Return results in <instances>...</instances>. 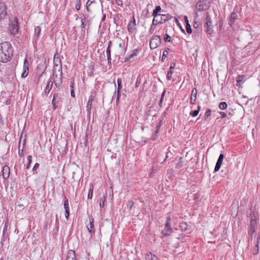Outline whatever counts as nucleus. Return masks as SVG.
<instances>
[{
  "instance_id": "nucleus-1",
  "label": "nucleus",
  "mask_w": 260,
  "mask_h": 260,
  "mask_svg": "<svg viewBox=\"0 0 260 260\" xmlns=\"http://www.w3.org/2000/svg\"><path fill=\"white\" fill-rule=\"evenodd\" d=\"M56 54H55L54 57V67L53 70L52 77L55 86L59 88L62 83V64L61 59L59 57L56 58Z\"/></svg>"
},
{
  "instance_id": "nucleus-2",
  "label": "nucleus",
  "mask_w": 260,
  "mask_h": 260,
  "mask_svg": "<svg viewBox=\"0 0 260 260\" xmlns=\"http://www.w3.org/2000/svg\"><path fill=\"white\" fill-rule=\"evenodd\" d=\"M13 55V48L8 42L0 44V61L7 62Z\"/></svg>"
},
{
  "instance_id": "nucleus-3",
  "label": "nucleus",
  "mask_w": 260,
  "mask_h": 260,
  "mask_svg": "<svg viewBox=\"0 0 260 260\" xmlns=\"http://www.w3.org/2000/svg\"><path fill=\"white\" fill-rule=\"evenodd\" d=\"M247 217L250 218V223L248 226V235L252 238L257 229V222L256 216L252 214L251 209L247 211Z\"/></svg>"
},
{
  "instance_id": "nucleus-4",
  "label": "nucleus",
  "mask_w": 260,
  "mask_h": 260,
  "mask_svg": "<svg viewBox=\"0 0 260 260\" xmlns=\"http://www.w3.org/2000/svg\"><path fill=\"white\" fill-rule=\"evenodd\" d=\"M170 18V16L168 15L159 14L153 18L152 24L156 25L159 23H162L168 20Z\"/></svg>"
},
{
  "instance_id": "nucleus-5",
  "label": "nucleus",
  "mask_w": 260,
  "mask_h": 260,
  "mask_svg": "<svg viewBox=\"0 0 260 260\" xmlns=\"http://www.w3.org/2000/svg\"><path fill=\"white\" fill-rule=\"evenodd\" d=\"M209 4L207 0H200L197 3L196 8L200 11H205L209 8Z\"/></svg>"
},
{
  "instance_id": "nucleus-6",
  "label": "nucleus",
  "mask_w": 260,
  "mask_h": 260,
  "mask_svg": "<svg viewBox=\"0 0 260 260\" xmlns=\"http://www.w3.org/2000/svg\"><path fill=\"white\" fill-rule=\"evenodd\" d=\"M160 43V38L159 36H156L153 37L150 41V47L151 49L156 48Z\"/></svg>"
},
{
  "instance_id": "nucleus-7",
  "label": "nucleus",
  "mask_w": 260,
  "mask_h": 260,
  "mask_svg": "<svg viewBox=\"0 0 260 260\" xmlns=\"http://www.w3.org/2000/svg\"><path fill=\"white\" fill-rule=\"evenodd\" d=\"M19 26H18V20L16 17L14 18V20L12 21L11 26V32L13 35H15L18 32Z\"/></svg>"
},
{
  "instance_id": "nucleus-8",
  "label": "nucleus",
  "mask_w": 260,
  "mask_h": 260,
  "mask_svg": "<svg viewBox=\"0 0 260 260\" xmlns=\"http://www.w3.org/2000/svg\"><path fill=\"white\" fill-rule=\"evenodd\" d=\"M170 218H167V221L165 225V228L164 230L162 231V233L164 235L169 236L172 233V229L170 225Z\"/></svg>"
},
{
  "instance_id": "nucleus-9",
  "label": "nucleus",
  "mask_w": 260,
  "mask_h": 260,
  "mask_svg": "<svg viewBox=\"0 0 260 260\" xmlns=\"http://www.w3.org/2000/svg\"><path fill=\"white\" fill-rule=\"evenodd\" d=\"M7 8L5 4L0 3V20L3 19L7 16Z\"/></svg>"
},
{
  "instance_id": "nucleus-10",
  "label": "nucleus",
  "mask_w": 260,
  "mask_h": 260,
  "mask_svg": "<svg viewBox=\"0 0 260 260\" xmlns=\"http://www.w3.org/2000/svg\"><path fill=\"white\" fill-rule=\"evenodd\" d=\"M29 71V63L26 58L25 59L23 63V72L22 73L21 76L23 78L26 77L28 74Z\"/></svg>"
},
{
  "instance_id": "nucleus-11",
  "label": "nucleus",
  "mask_w": 260,
  "mask_h": 260,
  "mask_svg": "<svg viewBox=\"0 0 260 260\" xmlns=\"http://www.w3.org/2000/svg\"><path fill=\"white\" fill-rule=\"evenodd\" d=\"M224 157V155L223 154H220V155H219V156L218 157V160L217 161V162L216 164V166H215V169H214V171L215 172H217L220 169V168L221 167V164L222 163Z\"/></svg>"
},
{
  "instance_id": "nucleus-12",
  "label": "nucleus",
  "mask_w": 260,
  "mask_h": 260,
  "mask_svg": "<svg viewBox=\"0 0 260 260\" xmlns=\"http://www.w3.org/2000/svg\"><path fill=\"white\" fill-rule=\"evenodd\" d=\"M10 175V169L9 167L5 165L3 167L2 170V176L4 179H7L9 177Z\"/></svg>"
},
{
  "instance_id": "nucleus-13",
  "label": "nucleus",
  "mask_w": 260,
  "mask_h": 260,
  "mask_svg": "<svg viewBox=\"0 0 260 260\" xmlns=\"http://www.w3.org/2000/svg\"><path fill=\"white\" fill-rule=\"evenodd\" d=\"M53 79V78H52ZM54 83L53 80H49L45 87L44 92L46 95H48L49 93L50 92L51 89H52L53 83Z\"/></svg>"
},
{
  "instance_id": "nucleus-14",
  "label": "nucleus",
  "mask_w": 260,
  "mask_h": 260,
  "mask_svg": "<svg viewBox=\"0 0 260 260\" xmlns=\"http://www.w3.org/2000/svg\"><path fill=\"white\" fill-rule=\"evenodd\" d=\"M133 20L131 21L127 26V29L129 32L132 33L136 29V20L134 16L133 17Z\"/></svg>"
},
{
  "instance_id": "nucleus-15",
  "label": "nucleus",
  "mask_w": 260,
  "mask_h": 260,
  "mask_svg": "<svg viewBox=\"0 0 260 260\" xmlns=\"http://www.w3.org/2000/svg\"><path fill=\"white\" fill-rule=\"evenodd\" d=\"M197 90L196 88H193L191 92V96L190 98V103L191 104H194L197 99Z\"/></svg>"
},
{
  "instance_id": "nucleus-16",
  "label": "nucleus",
  "mask_w": 260,
  "mask_h": 260,
  "mask_svg": "<svg viewBox=\"0 0 260 260\" xmlns=\"http://www.w3.org/2000/svg\"><path fill=\"white\" fill-rule=\"evenodd\" d=\"M66 260H76L74 251L70 250L68 251Z\"/></svg>"
},
{
  "instance_id": "nucleus-17",
  "label": "nucleus",
  "mask_w": 260,
  "mask_h": 260,
  "mask_svg": "<svg viewBox=\"0 0 260 260\" xmlns=\"http://www.w3.org/2000/svg\"><path fill=\"white\" fill-rule=\"evenodd\" d=\"M87 228L88 231L90 233L93 232L94 231L93 225V218L89 219V223L88 225H87Z\"/></svg>"
},
{
  "instance_id": "nucleus-18",
  "label": "nucleus",
  "mask_w": 260,
  "mask_h": 260,
  "mask_svg": "<svg viewBox=\"0 0 260 260\" xmlns=\"http://www.w3.org/2000/svg\"><path fill=\"white\" fill-rule=\"evenodd\" d=\"M259 241H260V235H259L257 238L256 244L253 250V254H254V255H256L258 253V250H259L258 245H259Z\"/></svg>"
},
{
  "instance_id": "nucleus-19",
  "label": "nucleus",
  "mask_w": 260,
  "mask_h": 260,
  "mask_svg": "<svg viewBox=\"0 0 260 260\" xmlns=\"http://www.w3.org/2000/svg\"><path fill=\"white\" fill-rule=\"evenodd\" d=\"M138 53V51L137 49L134 50L132 54H131L128 57H126L125 58L124 61L127 62L131 60V59L133 58L134 57L137 56Z\"/></svg>"
},
{
  "instance_id": "nucleus-20",
  "label": "nucleus",
  "mask_w": 260,
  "mask_h": 260,
  "mask_svg": "<svg viewBox=\"0 0 260 260\" xmlns=\"http://www.w3.org/2000/svg\"><path fill=\"white\" fill-rule=\"evenodd\" d=\"M245 77L244 75H239L237 78V86H240L241 84L244 81Z\"/></svg>"
},
{
  "instance_id": "nucleus-21",
  "label": "nucleus",
  "mask_w": 260,
  "mask_h": 260,
  "mask_svg": "<svg viewBox=\"0 0 260 260\" xmlns=\"http://www.w3.org/2000/svg\"><path fill=\"white\" fill-rule=\"evenodd\" d=\"M237 17V15L235 12H232L231 14V16L229 18V21L230 22V24L232 23H234L235 20L236 19Z\"/></svg>"
},
{
  "instance_id": "nucleus-22",
  "label": "nucleus",
  "mask_w": 260,
  "mask_h": 260,
  "mask_svg": "<svg viewBox=\"0 0 260 260\" xmlns=\"http://www.w3.org/2000/svg\"><path fill=\"white\" fill-rule=\"evenodd\" d=\"M161 10V7L159 6H157L155 7V9L154 10L152 15L154 16V18L159 15L160 14H158V12Z\"/></svg>"
},
{
  "instance_id": "nucleus-23",
  "label": "nucleus",
  "mask_w": 260,
  "mask_h": 260,
  "mask_svg": "<svg viewBox=\"0 0 260 260\" xmlns=\"http://www.w3.org/2000/svg\"><path fill=\"white\" fill-rule=\"evenodd\" d=\"M124 52V51H122L121 48H116L115 50V56L116 57H118V58H119L120 56L122 54V53Z\"/></svg>"
},
{
  "instance_id": "nucleus-24",
  "label": "nucleus",
  "mask_w": 260,
  "mask_h": 260,
  "mask_svg": "<svg viewBox=\"0 0 260 260\" xmlns=\"http://www.w3.org/2000/svg\"><path fill=\"white\" fill-rule=\"evenodd\" d=\"M93 100V98L92 96H90L89 97V100H88V102L87 103V106H86V108H87V110L89 112L90 109H91V106H92V102Z\"/></svg>"
},
{
  "instance_id": "nucleus-25",
  "label": "nucleus",
  "mask_w": 260,
  "mask_h": 260,
  "mask_svg": "<svg viewBox=\"0 0 260 260\" xmlns=\"http://www.w3.org/2000/svg\"><path fill=\"white\" fill-rule=\"evenodd\" d=\"M107 56V60L109 64H111V49H109V47H107L106 50Z\"/></svg>"
},
{
  "instance_id": "nucleus-26",
  "label": "nucleus",
  "mask_w": 260,
  "mask_h": 260,
  "mask_svg": "<svg viewBox=\"0 0 260 260\" xmlns=\"http://www.w3.org/2000/svg\"><path fill=\"white\" fill-rule=\"evenodd\" d=\"M180 229L182 231L185 232L187 230V225L186 222H181L179 225Z\"/></svg>"
},
{
  "instance_id": "nucleus-27",
  "label": "nucleus",
  "mask_w": 260,
  "mask_h": 260,
  "mask_svg": "<svg viewBox=\"0 0 260 260\" xmlns=\"http://www.w3.org/2000/svg\"><path fill=\"white\" fill-rule=\"evenodd\" d=\"M212 21L208 15L206 17V25L205 26H212Z\"/></svg>"
},
{
  "instance_id": "nucleus-28",
  "label": "nucleus",
  "mask_w": 260,
  "mask_h": 260,
  "mask_svg": "<svg viewBox=\"0 0 260 260\" xmlns=\"http://www.w3.org/2000/svg\"><path fill=\"white\" fill-rule=\"evenodd\" d=\"M200 109H201V106H198L197 110H195L193 111L190 112V115H191L192 117L197 116L198 115Z\"/></svg>"
},
{
  "instance_id": "nucleus-29",
  "label": "nucleus",
  "mask_w": 260,
  "mask_h": 260,
  "mask_svg": "<svg viewBox=\"0 0 260 260\" xmlns=\"http://www.w3.org/2000/svg\"><path fill=\"white\" fill-rule=\"evenodd\" d=\"M93 190V186L92 184H90V186H89V188L88 196H87L88 199L92 198Z\"/></svg>"
},
{
  "instance_id": "nucleus-30",
  "label": "nucleus",
  "mask_w": 260,
  "mask_h": 260,
  "mask_svg": "<svg viewBox=\"0 0 260 260\" xmlns=\"http://www.w3.org/2000/svg\"><path fill=\"white\" fill-rule=\"evenodd\" d=\"M184 161L182 157H180L179 159V162L176 165V168L180 169L184 165Z\"/></svg>"
},
{
  "instance_id": "nucleus-31",
  "label": "nucleus",
  "mask_w": 260,
  "mask_h": 260,
  "mask_svg": "<svg viewBox=\"0 0 260 260\" xmlns=\"http://www.w3.org/2000/svg\"><path fill=\"white\" fill-rule=\"evenodd\" d=\"M169 50H170V49L168 48L164 51L162 56V57L161 59V60L162 61H164L165 60V59H166V58L167 57Z\"/></svg>"
},
{
  "instance_id": "nucleus-32",
  "label": "nucleus",
  "mask_w": 260,
  "mask_h": 260,
  "mask_svg": "<svg viewBox=\"0 0 260 260\" xmlns=\"http://www.w3.org/2000/svg\"><path fill=\"white\" fill-rule=\"evenodd\" d=\"M122 80L120 78L117 79V92H120L122 88Z\"/></svg>"
},
{
  "instance_id": "nucleus-33",
  "label": "nucleus",
  "mask_w": 260,
  "mask_h": 260,
  "mask_svg": "<svg viewBox=\"0 0 260 260\" xmlns=\"http://www.w3.org/2000/svg\"><path fill=\"white\" fill-rule=\"evenodd\" d=\"M219 108L220 110H224L227 108V104L225 102H221L219 105Z\"/></svg>"
},
{
  "instance_id": "nucleus-34",
  "label": "nucleus",
  "mask_w": 260,
  "mask_h": 260,
  "mask_svg": "<svg viewBox=\"0 0 260 260\" xmlns=\"http://www.w3.org/2000/svg\"><path fill=\"white\" fill-rule=\"evenodd\" d=\"M41 32V27L40 26H37L35 28V35L36 37H38Z\"/></svg>"
},
{
  "instance_id": "nucleus-35",
  "label": "nucleus",
  "mask_w": 260,
  "mask_h": 260,
  "mask_svg": "<svg viewBox=\"0 0 260 260\" xmlns=\"http://www.w3.org/2000/svg\"><path fill=\"white\" fill-rule=\"evenodd\" d=\"M27 165L26 167V169H28L30 168V164L31 162L32 161V156L31 155H28L27 157Z\"/></svg>"
},
{
  "instance_id": "nucleus-36",
  "label": "nucleus",
  "mask_w": 260,
  "mask_h": 260,
  "mask_svg": "<svg viewBox=\"0 0 260 260\" xmlns=\"http://www.w3.org/2000/svg\"><path fill=\"white\" fill-rule=\"evenodd\" d=\"M211 111L210 109H208L204 114V120H206L207 118L211 115Z\"/></svg>"
},
{
  "instance_id": "nucleus-37",
  "label": "nucleus",
  "mask_w": 260,
  "mask_h": 260,
  "mask_svg": "<svg viewBox=\"0 0 260 260\" xmlns=\"http://www.w3.org/2000/svg\"><path fill=\"white\" fill-rule=\"evenodd\" d=\"M147 260H157V257L155 255H152L151 254L150 255H147Z\"/></svg>"
},
{
  "instance_id": "nucleus-38",
  "label": "nucleus",
  "mask_w": 260,
  "mask_h": 260,
  "mask_svg": "<svg viewBox=\"0 0 260 260\" xmlns=\"http://www.w3.org/2000/svg\"><path fill=\"white\" fill-rule=\"evenodd\" d=\"M206 28L205 29V31L209 35L212 34L213 32L212 26H205Z\"/></svg>"
},
{
  "instance_id": "nucleus-39",
  "label": "nucleus",
  "mask_w": 260,
  "mask_h": 260,
  "mask_svg": "<svg viewBox=\"0 0 260 260\" xmlns=\"http://www.w3.org/2000/svg\"><path fill=\"white\" fill-rule=\"evenodd\" d=\"M106 196H107V194L105 193L104 196H103V201L101 202H100V206L101 208H103L104 207V203L106 201Z\"/></svg>"
},
{
  "instance_id": "nucleus-40",
  "label": "nucleus",
  "mask_w": 260,
  "mask_h": 260,
  "mask_svg": "<svg viewBox=\"0 0 260 260\" xmlns=\"http://www.w3.org/2000/svg\"><path fill=\"white\" fill-rule=\"evenodd\" d=\"M186 31L187 32L188 34H191V32H192V29L191 28V26L189 24V23H188L186 24Z\"/></svg>"
},
{
  "instance_id": "nucleus-41",
  "label": "nucleus",
  "mask_w": 260,
  "mask_h": 260,
  "mask_svg": "<svg viewBox=\"0 0 260 260\" xmlns=\"http://www.w3.org/2000/svg\"><path fill=\"white\" fill-rule=\"evenodd\" d=\"M64 207L65 210H69V203H68V199H66L64 201Z\"/></svg>"
},
{
  "instance_id": "nucleus-42",
  "label": "nucleus",
  "mask_w": 260,
  "mask_h": 260,
  "mask_svg": "<svg viewBox=\"0 0 260 260\" xmlns=\"http://www.w3.org/2000/svg\"><path fill=\"white\" fill-rule=\"evenodd\" d=\"M134 205V202L133 201H129L127 203V206L131 210Z\"/></svg>"
},
{
  "instance_id": "nucleus-43",
  "label": "nucleus",
  "mask_w": 260,
  "mask_h": 260,
  "mask_svg": "<svg viewBox=\"0 0 260 260\" xmlns=\"http://www.w3.org/2000/svg\"><path fill=\"white\" fill-rule=\"evenodd\" d=\"M164 40L165 42H170L171 41V37L169 35L166 34L164 37Z\"/></svg>"
},
{
  "instance_id": "nucleus-44",
  "label": "nucleus",
  "mask_w": 260,
  "mask_h": 260,
  "mask_svg": "<svg viewBox=\"0 0 260 260\" xmlns=\"http://www.w3.org/2000/svg\"><path fill=\"white\" fill-rule=\"evenodd\" d=\"M81 1L80 0H77V4L75 6L76 10H79L80 9Z\"/></svg>"
},
{
  "instance_id": "nucleus-45",
  "label": "nucleus",
  "mask_w": 260,
  "mask_h": 260,
  "mask_svg": "<svg viewBox=\"0 0 260 260\" xmlns=\"http://www.w3.org/2000/svg\"><path fill=\"white\" fill-rule=\"evenodd\" d=\"M173 74V72L172 70H170L168 72L167 78L168 80H171L172 78V75Z\"/></svg>"
},
{
  "instance_id": "nucleus-46",
  "label": "nucleus",
  "mask_w": 260,
  "mask_h": 260,
  "mask_svg": "<svg viewBox=\"0 0 260 260\" xmlns=\"http://www.w3.org/2000/svg\"><path fill=\"white\" fill-rule=\"evenodd\" d=\"M94 3V1L88 0L86 3V9L88 11H89V6L92 4Z\"/></svg>"
},
{
  "instance_id": "nucleus-47",
  "label": "nucleus",
  "mask_w": 260,
  "mask_h": 260,
  "mask_svg": "<svg viewBox=\"0 0 260 260\" xmlns=\"http://www.w3.org/2000/svg\"><path fill=\"white\" fill-rule=\"evenodd\" d=\"M7 228H8V226H7V222H6L5 223V226L4 227V229H3V235H4L6 233H7Z\"/></svg>"
},
{
  "instance_id": "nucleus-48",
  "label": "nucleus",
  "mask_w": 260,
  "mask_h": 260,
  "mask_svg": "<svg viewBox=\"0 0 260 260\" xmlns=\"http://www.w3.org/2000/svg\"><path fill=\"white\" fill-rule=\"evenodd\" d=\"M116 4L119 6H122L123 5L122 1L121 0H115Z\"/></svg>"
},
{
  "instance_id": "nucleus-49",
  "label": "nucleus",
  "mask_w": 260,
  "mask_h": 260,
  "mask_svg": "<svg viewBox=\"0 0 260 260\" xmlns=\"http://www.w3.org/2000/svg\"><path fill=\"white\" fill-rule=\"evenodd\" d=\"M39 167V164L38 163H36L34 167L32 168V171H35L37 168Z\"/></svg>"
},
{
  "instance_id": "nucleus-50",
  "label": "nucleus",
  "mask_w": 260,
  "mask_h": 260,
  "mask_svg": "<svg viewBox=\"0 0 260 260\" xmlns=\"http://www.w3.org/2000/svg\"><path fill=\"white\" fill-rule=\"evenodd\" d=\"M165 92H166V91L164 90L163 91V92L161 94V99H160V104L162 103V100H163V99H164V95L165 94Z\"/></svg>"
},
{
  "instance_id": "nucleus-51",
  "label": "nucleus",
  "mask_w": 260,
  "mask_h": 260,
  "mask_svg": "<svg viewBox=\"0 0 260 260\" xmlns=\"http://www.w3.org/2000/svg\"><path fill=\"white\" fill-rule=\"evenodd\" d=\"M69 215H70L69 210H65V216L67 219L68 218Z\"/></svg>"
},
{
  "instance_id": "nucleus-52",
  "label": "nucleus",
  "mask_w": 260,
  "mask_h": 260,
  "mask_svg": "<svg viewBox=\"0 0 260 260\" xmlns=\"http://www.w3.org/2000/svg\"><path fill=\"white\" fill-rule=\"evenodd\" d=\"M118 48H121L122 51H124V46L122 45V43H119V45H118V47H117Z\"/></svg>"
},
{
  "instance_id": "nucleus-53",
  "label": "nucleus",
  "mask_w": 260,
  "mask_h": 260,
  "mask_svg": "<svg viewBox=\"0 0 260 260\" xmlns=\"http://www.w3.org/2000/svg\"><path fill=\"white\" fill-rule=\"evenodd\" d=\"M120 92H117V98H116V102L118 103L119 101V98H120Z\"/></svg>"
},
{
  "instance_id": "nucleus-54",
  "label": "nucleus",
  "mask_w": 260,
  "mask_h": 260,
  "mask_svg": "<svg viewBox=\"0 0 260 260\" xmlns=\"http://www.w3.org/2000/svg\"><path fill=\"white\" fill-rule=\"evenodd\" d=\"M219 114H220L222 118L225 117L226 115V114L224 112H220Z\"/></svg>"
},
{
  "instance_id": "nucleus-55",
  "label": "nucleus",
  "mask_w": 260,
  "mask_h": 260,
  "mask_svg": "<svg viewBox=\"0 0 260 260\" xmlns=\"http://www.w3.org/2000/svg\"><path fill=\"white\" fill-rule=\"evenodd\" d=\"M140 83V81L139 77H138L137 80V82H136V86L137 87H138L139 86Z\"/></svg>"
},
{
  "instance_id": "nucleus-56",
  "label": "nucleus",
  "mask_w": 260,
  "mask_h": 260,
  "mask_svg": "<svg viewBox=\"0 0 260 260\" xmlns=\"http://www.w3.org/2000/svg\"><path fill=\"white\" fill-rule=\"evenodd\" d=\"M81 27H82V28H84V27H85V24H84V19H81Z\"/></svg>"
},
{
  "instance_id": "nucleus-57",
  "label": "nucleus",
  "mask_w": 260,
  "mask_h": 260,
  "mask_svg": "<svg viewBox=\"0 0 260 260\" xmlns=\"http://www.w3.org/2000/svg\"><path fill=\"white\" fill-rule=\"evenodd\" d=\"M184 21H185V22L186 24H187V23H189V21H188V20L187 19V16H184Z\"/></svg>"
},
{
  "instance_id": "nucleus-58",
  "label": "nucleus",
  "mask_w": 260,
  "mask_h": 260,
  "mask_svg": "<svg viewBox=\"0 0 260 260\" xmlns=\"http://www.w3.org/2000/svg\"><path fill=\"white\" fill-rule=\"evenodd\" d=\"M54 101H55V96L54 95L53 99L52 101V103L53 105L54 109H55L56 108L55 106Z\"/></svg>"
},
{
  "instance_id": "nucleus-59",
  "label": "nucleus",
  "mask_w": 260,
  "mask_h": 260,
  "mask_svg": "<svg viewBox=\"0 0 260 260\" xmlns=\"http://www.w3.org/2000/svg\"><path fill=\"white\" fill-rule=\"evenodd\" d=\"M175 67V63L172 64L170 66V70L172 71V70L174 69Z\"/></svg>"
},
{
  "instance_id": "nucleus-60",
  "label": "nucleus",
  "mask_w": 260,
  "mask_h": 260,
  "mask_svg": "<svg viewBox=\"0 0 260 260\" xmlns=\"http://www.w3.org/2000/svg\"><path fill=\"white\" fill-rule=\"evenodd\" d=\"M71 94L72 97H75V93L73 89H71Z\"/></svg>"
},
{
  "instance_id": "nucleus-61",
  "label": "nucleus",
  "mask_w": 260,
  "mask_h": 260,
  "mask_svg": "<svg viewBox=\"0 0 260 260\" xmlns=\"http://www.w3.org/2000/svg\"><path fill=\"white\" fill-rule=\"evenodd\" d=\"M111 45H112L111 41H109L108 43V47H109V49H110Z\"/></svg>"
},
{
  "instance_id": "nucleus-62",
  "label": "nucleus",
  "mask_w": 260,
  "mask_h": 260,
  "mask_svg": "<svg viewBox=\"0 0 260 260\" xmlns=\"http://www.w3.org/2000/svg\"><path fill=\"white\" fill-rule=\"evenodd\" d=\"M73 85H74V82L73 81L71 82V84L70 85L71 89H73V87H74Z\"/></svg>"
},
{
  "instance_id": "nucleus-63",
  "label": "nucleus",
  "mask_w": 260,
  "mask_h": 260,
  "mask_svg": "<svg viewBox=\"0 0 260 260\" xmlns=\"http://www.w3.org/2000/svg\"><path fill=\"white\" fill-rule=\"evenodd\" d=\"M19 155L20 156H22L23 155V152L22 151V152H20V151H19Z\"/></svg>"
},
{
  "instance_id": "nucleus-64",
  "label": "nucleus",
  "mask_w": 260,
  "mask_h": 260,
  "mask_svg": "<svg viewBox=\"0 0 260 260\" xmlns=\"http://www.w3.org/2000/svg\"><path fill=\"white\" fill-rule=\"evenodd\" d=\"M195 15H196V16L197 17H198V13H195Z\"/></svg>"
}]
</instances>
